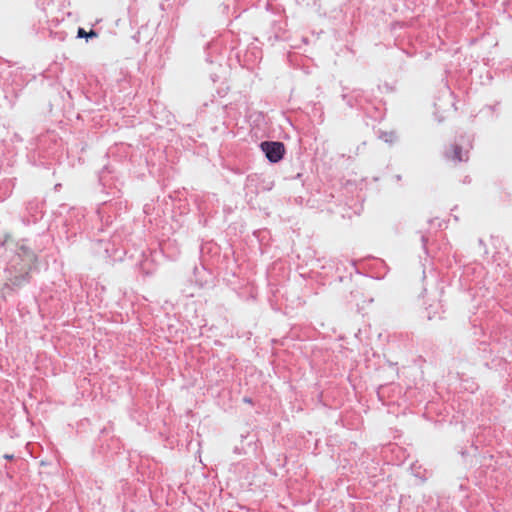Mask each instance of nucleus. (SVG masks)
Instances as JSON below:
<instances>
[{
	"label": "nucleus",
	"instance_id": "obj_14",
	"mask_svg": "<svg viewBox=\"0 0 512 512\" xmlns=\"http://www.w3.org/2000/svg\"><path fill=\"white\" fill-rule=\"evenodd\" d=\"M97 212H98V215L100 216L101 212H102L101 208H98Z\"/></svg>",
	"mask_w": 512,
	"mask_h": 512
},
{
	"label": "nucleus",
	"instance_id": "obj_15",
	"mask_svg": "<svg viewBox=\"0 0 512 512\" xmlns=\"http://www.w3.org/2000/svg\"><path fill=\"white\" fill-rule=\"evenodd\" d=\"M97 243L101 245V244H104V241L103 240H98Z\"/></svg>",
	"mask_w": 512,
	"mask_h": 512
},
{
	"label": "nucleus",
	"instance_id": "obj_10",
	"mask_svg": "<svg viewBox=\"0 0 512 512\" xmlns=\"http://www.w3.org/2000/svg\"><path fill=\"white\" fill-rule=\"evenodd\" d=\"M106 171H107V168H104V170L102 171L101 175H100V181L102 182V185H103V188L106 189L107 187V176H106Z\"/></svg>",
	"mask_w": 512,
	"mask_h": 512
},
{
	"label": "nucleus",
	"instance_id": "obj_11",
	"mask_svg": "<svg viewBox=\"0 0 512 512\" xmlns=\"http://www.w3.org/2000/svg\"><path fill=\"white\" fill-rule=\"evenodd\" d=\"M4 458H5L6 460H9V461H10V460H13V459H14V455H13V454H5V455H4Z\"/></svg>",
	"mask_w": 512,
	"mask_h": 512
},
{
	"label": "nucleus",
	"instance_id": "obj_13",
	"mask_svg": "<svg viewBox=\"0 0 512 512\" xmlns=\"http://www.w3.org/2000/svg\"><path fill=\"white\" fill-rule=\"evenodd\" d=\"M244 401L247 402V403H251L252 400L250 398H244Z\"/></svg>",
	"mask_w": 512,
	"mask_h": 512
},
{
	"label": "nucleus",
	"instance_id": "obj_3",
	"mask_svg": "<svg viewBox=\"0 0 512 512\" xmlns=\"http://www.w3.org/2000/svg\"><path fill=\"white\" fill-rule=\"evenodd\" d=\"M25 209L28 217H23L24 224L29 225L42 218V203L39 200L33 199L28 201Z\"/></svg>",
	"mask_w": 512,
	"mask_h": 512
},
{
	"label": "nucleus",
	"instance_id": "obj_8",
	"mask_svg": "<svg viewBox=\"0 0 512 512\" xmlns=\"http://www.w3.org/2000/svg\"><path fill=\"white\" fill-rule=\"evenodd\" d=\"M106 188L109 189V190L106 191L107 195H111L113 198H119L120 197V195H121V188L120 187L115 185L114 187L107 186Z\"/></svg>",
	"mask_w": 512,
	"mask_h": 512
},
{
	"label": "nucleus",
	"instance_id": "obj_9",
	"mask_svg": "<svg viewBox=\"0 0 512 512\" xmlns=\"http://www.w3.org/2000/svg\"><path fill=\"white\" fill-rule=\"evenodd\" d=\"M353 97L354 95H352V93L342 95L343 100L350 108H356V103H354L355 99Z\"/></svg>",
	"mask_w": 512,
	"mask_h": 512
},
{
	"label": "nucleus",
	"instance_id": "obj_5",
	"mask_svg": "<svg viewBox=\"0 0 512 512\" xmlns=\"http://www.w3.org/2000/svg\"><path fill=\"white\" fill-rule=\"evenodd\" d=\"M96 37H98V33L94 29H91L89 32H86L84 28H78L77 38H85L88 41L89 39Z\"/></svg>",
	"mask_w": 512,
	"mask_h": 512
},
{
	"label": "nucleus",
	"instance_id": "obj_4",
	"mask_svg": "<svg viewBox=\"0 0 512 512\" xmlns=\"http://www.w3.org/2000/svg\"><path fill=\"white\" fill-rule=\"evenodd\" d=\"M445 157L454 163L467 162L469 159L468 151L463 150L462 146L458 144H451L445 152Z\"/></svg>",
	"mask_w": 512,
	"mask_h": 512
},
{
	"label": "nucleus",
	"instance_id": "obj_7",
	"mask_svg": "<svg viewBox=\"0 0 512 512\" xmlns=\"http://www.w3.org/2000/svg\"><path fill=\"white\" fill-rule=\"evenodd\" d=\"M351 93H352V95H354L353 98L355 99L354 103H356V108L357 107L361 108L362 105H363V102H364V97H363L362 91H360V90H353Z\"/></svg>",
	"mask_w": 512,
	"mask_h": 512
},
{
	"label": "nucleus",
	"instance_id": "obj_2",
	"mask_svg": "<svg viewBox=\"0 0 512 512\" xmlns=\"http://www.w3.org/2000/svg\"><path fill=\"white\" fill-rule=\"evenodd\" d=\"M260 149L272 164L280 162L286 153L285 145L280 141H263L260 143Z\"/></svg>",
	"mask_w": 512,
	"mask_h": 512
},
{
	"label": "nucleus",
	"instance_id": "obj_6",
	"mask_svg": "<svg viewBox=\"0 0 512 512\" xmlns=\"http://www.w3.org/2000/svg\"><path fill=\"white\" fill-rule=\"evenodd\" d=\"M379 137H380V139H382L383 141H385L387 143H393L397 138L396 134L392 131L391 132H383L382 131L380 133Z\"/></svg>",
	"mask_w": 512,
	"mask_h": 512
},
{
	"label": "nucleus",
	"instance_id": "obj_1",
	"mask_svg": "<svg viewBox=\"0 0 512 512\" xmlns=\"http://www.w3.org/2000/svg\"><path fill=\"white\" fill-rule=\"evenodd\" d=\"M5 246H15L16 252L5 269L7 276L4 289L17 292L30 283L31 270L37 261V255L25 245L14 244L9 235L0 240V249Z\"/></svg>",
	"mask_w": 512,
	"mask_h": 512
},
{
	"label": "nucleus",
	"instance_id": "obj_12",
	"mask_svg": "<svg viewBox=\"0 0 512 512\" xmlns=\"http://www.w3.org/2000/svg\"><path fill=\"white\" fill-rule=\"evenodd\" d=\"M421 241L423 243V246L425 247L427 238L424 235L421 236Z\"/></svg>",
	"mask_w": 512,
	"mask_h": 512
}]
</instances>
